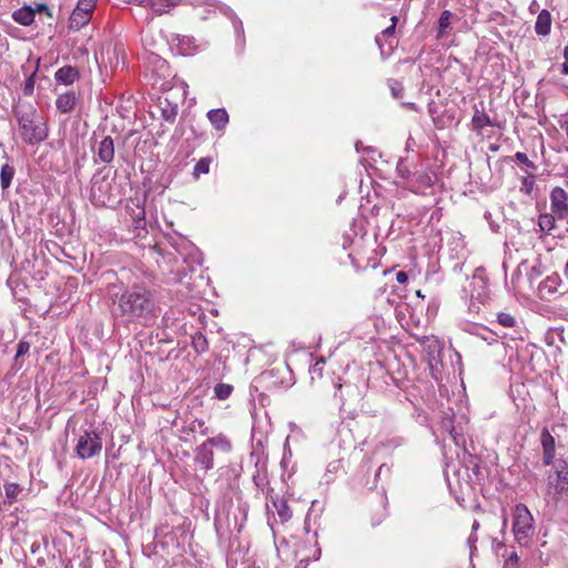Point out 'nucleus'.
<instances>
[{
    "mask_svg": "<svg viewBox=\"0 0 568 568\" xmlns=\"http://www.w3.org/2000/svg\"><path fill=\"white\" fill-rule=\"evenodd\" d=\"M150 80H153V82L151 83V90L148 92L149 95L151 99L156 97L162 118L173 123L178 115L179 104L175 100L180 89L173 88L171 82L165 80V77L160 78L152 74Z\"/></svg>",
    "mask_w": 568,
    "mask_h": 568,
    "instance_id": "nucleus-1",
    "label": "nucleus"
},
{
    "mask_svg": "<svg viewBox=\"0 0 568 568\" xmlns=\"http://www.w3.org/2000/svg\"><path fill=\"white\" fill-rule=\"evenodd\" d=\"M16 116L21 138L26 143L38 144L47 139V124L33 108H20L16 111Z\"/></svg>",
    "mask_w": 568,
    "mask_h": 568,
    "instance_id": "nucleus-2",
    "label": "nucleus"
},
{
    "mask_svg": "<svg viewBox=\"0 0 568 568\" xmlns=\"http://www.w3.org/2000/svg\"><path fill=\"white\" fill-rule=\"evenodd\" d=\"M513 532L520 546H527L535 534V520L524 504H517L513 510Z\"/></svg>",
    "mask_w": 568,
    "mask_h": 568,
    "instance_id": "nucleus-3",
    "label": "nucleus"
},
{
    "mask_svg": "<svg viewBox=\"0 0 568 568\" xmlns=\"http://www.w3.org/2000/svg\"><path fill=\"white\" fill-rule=\"evenodd\" d=\"M102 450V438L95 428L83 429L77 439L75 454L81 459H89Z\"/></svg>",
    "mask_w": 568,
    "mask_h": 568,
    "instance_id": "nucleus-4",
    "label": "nucleus"
},
{
    "mask_svg": "<svg viewBox=\"0 0 568 568\" xmlns=\"http://www.w3.org/2000/svg\"><path fill=\"white\" fill-rule=\"evenodd\" d=\"M390 26L385 28L375 37V43L379 49L381 57L383 60L389 58L398 44V41L396 39V26L398 23V17L393 16L390 18Z\"/></svg>",
    "mask_w": 568,
    "mask_h": 568,
    "instance_id": "nucleus-5",
    "label": "nucleus"
},
{
    "mask_svg": "<svg viewBox=\"0 0 568 568\" xmlns=\"http://www.w3.org/2000/svg\"><path fill=\"white\" fill-rule=\"evenodd\" d=\"M95 4L97 0H79L69 19L70 28L80 30L82 27L88 24L91 20Z\"/></svg>",
    "mask_w": 568,
    "mask_h": 568,
    "instance_id": "nucleus-6",
    "label": "nucleus"
},
{
    "mask_svg": "<svg viewBox=\"0 0 568 568\" xmlns=\"http://www.w3.org/2000/svg\"><path fill=\"white\" fill-rule=\"evenodd\" d=\"M94 153V162H101L109 164L114 159V141L111 136H99L95 139V143L92 146Z\"/></svg>",
    "mask_w": 568,
    "mask_h": 568,
    "instance_id": "nucleus-7",
    "label": "nucleus"
},
{
    "mask_svg": "<svg viewBox=\"0 0 568 568\" xmlns=\"http://www.w3.org/2000/svg\"><path fill=\"white\" fill-rule=\"evenodd\" d=\"M119 307L121 308L123 315L139 318L142 316L141 294L135 291L123 294L119 301Z\"/></svg>",
    "mask_w": 568,
    "mask_h": 568,
    "instance_id": "nucleus-8",
    "label": "nucleus"
},
{
    "mask_svg": "<svg viewBox=\"0 0 568 568\" xmlns=\"http://www.w3.org/2000/svg\"><path fill=\"white\" fill-rule=\"evenodd\" d=\"M550 210L558 220L568 219V193L560 186L550 192Z\"/></svg>",
    "mask_w": 568,
    "mask_h": 568,
    "instance_id": "nucleus-9",
    "label": "nucleus"
},
{
    "mask_svg": "<svg viewBox=\"0 0 568 568\" xmlns=\"http://www.w3.org/2000/svg\"><path fill=\"white\" fill-rule=\"evenodd\" d=\"M540 445L542 449V464L545 466L556 464V439L547 427L541 429Z\"/></svg>",
    "mask_w": 568,
    "mask_h": 568,
    "instance_id": "nucleus-10",
    "label": "nucleus"
},
{
    "mask_svg": "<svg viewBox=\"0 0 568 568\" xmlns=\"http://www.w3.org/2000/svg\"><path fill=\"white\" fill-rule=\"evenodd\" d=\"M110 182L105 178L93 176L91 185V196L102 205L110 204L112 199L109 194Z\"/></svg>",
    "mask_w": 568,
    "mask_h": 568,
    "instance_id": "nucleus-11",
    "label": "nucleus"
},
{
    "mask_svg": "<svg viewBox=\"0 0 568 568\" xmlns=\"http://www.w3.org/2000/svg\"><path fill=\"white\" fill-rule=\"evenodd\" d=\"M194 462L201 469L207 471L214 467V452L204 442L195 449Z\"/></svg>",
    "mask_w": 568,
    "mask_h": 568,
    "instance_id": "nucleus-12",
    "label": "nucleus"
},
{
    "mask_svg": "<svg viewBox=\"0 0 568 568\" xmlns=\"http://www.w3.org/2000/svg\"><path fill=\"white\" fill-rule=\"evenodd\" d=\"M80 101V93L74 90H69L60 93L55 100V106L61 113L72 112Z\"/></svg>",
    "mask_w": 568,
    "mask_h": 568,
    "instance_id": "nucleus-13",
    "label": "nucleus"
},
{
    "mask_svg": "<svg viewBox=\"0 0 568 568\" xmlns=\"http://www.w3.org/2000/svg\"><path fill=\"white\" fill-rule=\"evenodd\" d=\"M555 470L546 473V479L552 480L556 484L565 485L568 487V463L565 459H559L552 465Z\"/></svg>",
    "mask_w": 568,
    "mask_h": 568,
    "instance_id": "nucleus-14",
    "label": "nucleus"
},
{
    "mask_svg": "<svg viewBox=\"0 0 568 568\" xmlns=\"http://www.w3.org/2000/svg\"><path fill=\"white\" fill-rule=\"evenodd\" d=\"M80 73L77 68L72 65H64L58 69L54 73V80L59 84L71 85L79 80Z\"/></svg>",
    "mask_w": 568,
    "mask_h": 568,
    "instance_id": "nucleus-15",
    "label": "nucleus"
},
{
    "mask_svg": "<svg viewBox=\"0 0 568 568\" xmlns=\"http://www.w3.org/2000/svg\"><path fill=\"white\" fill-rule=\"evenodd\" d=\"M551 23H552L551 13L547 9H542L537 17V20L535 23V32L538 36H542V37L548 36L551 31Z\"/></svg>",
    "mask_w": 568,
    "mask_h": 568,
    "instance_id": "nucleus-16",
    "label": "nucleus"
},
{
    "mask_svg": "<svg viewBox=\"0 0 568 568\" xmlns=\"http://www.w3.org/2000/svg\"><path fill=\"white\" fill-rule=\"evenodd\" d=\"M271 501L273 507L276 509L280 521L282 524L287 523L293 516V511L287 501L278 497H271Z\"/></svg>",
    "mask_w": 568,
    "mask_h": 568,
    "instance_id": "nucleus-17",
    "label": "nucleus"
},
{
    "mask_svg": "<svg viewBox=\"0 0 568 568\" xmlns=\"http://www.w3.org/2000/svg\"><path fill=\"white\" fill-rule=\"evenodd\" d=\"M204 443L207 444L212 449L216 448L222 453H230L233 448L230 438L222 433L214 437H209Z\"/></svg>",
    "mask_w": 568,
    "mask_h": 568,
    "instance_id": "nucleus-18",
    "label": "nucleus"
},
{
    "mask_svg": "<svg viewBox=\"0 0 568 568\" xmlns=\"http://www.w3.org/2000/svg\"><path fill=\"white\" fill-rule=\"evenodd\" d=\"M207 119L216 130H222L229 123V114L225 109H213L207 112Z\"/></svg>",
    "mask_w": 568,
    "mask_h": 568,
    "instance_id": "nucleus-19",
    "label": "nucleus"
},
{
    "mask_svg": "<svg viewBox=\"0 0 568 568\" xmlns=\"http://www.w3.org/2000/svg\"><path fill=\"white\" fill-rule=\"evenodd\" d=\"M559 282L560 280L557 275L546 277L538 286L540 297L547 298L555 294L558 290Z\"/></svg>",
    "mask_w": 568,
    "mask_h": 568,
    "instance_id": "nucleus-20",
    "label": "nucleus"
},
{
    "mask_svg": "<svg viewBox=\"0 0 568 568\" xmlns=\"http://www.w3.org/2000/svg\"><path fill=\"white\" fill-rule=\"evenodd\" d=\"M34 16L36 10L29 6H26L16 10L12 14V18L21 26H30L34 21Z\"/></svg>",
    "mask_w": 568,
    "mask_h": 568,
    "instance_id": "nucleus-21",
    "label": "nucleus"
},
{
    "mask_svg": "<svg viewBox=\"0 0 568 568\" xmlns=\"http://www.w3.org/2000/svg\"><path fill=\"white\" fill-rule=\"evenodd\" d=\"M547 493L552 496V499L557 503L564 496H568V487L565 485L556 484L552 480L546 479Z\"/></svg>",
    "mask_w": 568,
    "mask_h": 568,
    "instance_id": "nucleus-22",
    "label": "nucleus"
},
{
    "mask_svg": "<svg viewBox=\"0 0 568 568\" xmlns=\"http://www.w3.org/2000/svg\"><path fill=\"white\" fill-rule=\"evenodd\" d=\"M471 124L475 130H481L485 126H493L494 123L490 118L481 110L475 108V113L471 118Z\"/></svg>",
    "mask_w": 568,
    "mask_h": 568,
    "instance_id": "nucleus-23",
    "label": "nucleus"
},
{
    "mask_svg": "<svg viewBox=\"0 0 568 568\" xmlns=\"http://www.w3.org/2000/svg\"><path fill=\"white\" fill-rule=\"evenodd\" d=\"M14 174H16V170L12 165L3 164L1 166L0 183H1L2 190H7L11 185Z\"/></svg>",
    "mask_w": 568,
    "mask_h": 568,
    "instance_id": "nucleus-24",
    "label": "nucleus"
},
{
    "mask_svg": "<svg viewBox=\"0 0 568 568\" xmlns=\"http://www.w3.org/2000/svg\"><path fill=\"white\" fill-rule=\"evenodd\" d=\"M556 220H558V219L552 212L544 213V214H540L538 217V225L541 231L549 233L550 231H552L556 227Z\"/></svg>",
    "mask_w": 568,
    "mask_h": 568,
    "instance_id": "nucleus-25",
    "label": "nucleus"
},
{
    "mask_svg": "<svg viewBox=\"0 0 568 568\" xmlns=\"http://www.w3.org/2000/svg\"><path fill=\"white\" fill-rule=\"evenodd\" d=\"M152 294L151 292L144 291V313L146 312L150 314L151 317L155 318L161 314V307L156 305L154 298H151Z\"/></svg>",
    "mask_w": 568,
    "mask_h": 568,
    "instance_id": "nucleus-26",
    "label": "nucleus"
},
{
    "mask_svg": "<svg viewBox=\"0 0 568 568\" xmlns=\"http://www.w3.org/2000/svg\"><path fill=\"white\" fill-rule=\"evenodd\" d=\"M280 373V369L273 368L266 372H263L260 375V382L266 384L268 387H278L283 384V382L275 381V377Z\"/></svg>",
    "mask_w": 568,
    "mask_h": 568,
    "instance_id": "nucleus-27",
    "label": "nucleus"
},
{
    "mask_svg": "<svg viewBox=\"0 0 568 568\" xmlns=\"http://www.w3.org/2000/svg\"><path fill=\"white\" fill-rule=\"evenodd\" d=\"M233 389L231 384L219 383L214 386V396L220 400H225L232 395Z\"/></svg>",
    "mask_w": 568,
    "mask_h": 568,
    "instance_id": "nucleus-28",
    "label": "nucleus"
},
{
    "mask_svg": "<svg viewBox=\"0 0 568 568\" xmlns=\"http://www.w3.org/2000/svg\"><path fill=\"white\" fill-rule=\"evenodd\" d=\"M390 473H392V469H390V466H388L387 464H382L376 473H375V476H374V480L372 484H369L368 481L365 484L366 486H368L369 489H373V488H376L377 487V483L378 480L382 478V477H385L386 479L389 478L390 476Z\"/></svg>",
    "mask_w": 568,
    "mask_h": 568,
    "instance_id": "nucleus-29",
    "label": "nucleus"
},
{
    "mask_svg": "<svg viewBox=\"0 0 568 568\" xmlns=\"http://www.w3.org/2000/svg\"><path fill=\"white\" fill-rule=\"evenodd\" d=\"M423 345L433 358H435V354L440 353L442 344L435 337H424Z\"/></svg>",
    "mask_w": 568,
    "mask_h": 568,
    "instance_id": "nucleus-30",
    "label": "nucleus"
},
{
    "mask_svg": "<svg viewBox=\"0 0 568 568\" xmlns=\"http://www.w3.org/2000/svg\"><path fill=\"white\" fill-rule=\"evenodd\" d=\"M212 159L206 156L199 160L193 170V175L195 179H199L201 174H207L210 171V164Z\"/></svg>",
    "mask_w": 568,
    "mask_h": 568,
    "instance_id": "nucleus-31",
    "label": "nucleus"
},
{
    "mask_svg": "<svg viewBox=\"0 0 568 568\" xmlns=\"http://www.w3.org/2000/svg\"><path fill=\"white\" fill-rule=\"evenodd\" d=\"M452 12L449 10H444L438 20V31L437 38H442L445 33L446 29L450 26Z\"/></svg>",
    "mask_w": 568,
    "mask_h": 568,
    "instance_id": "nucleus-32",
    "label": "nucleus"
},
{
    "mask_svg": "<svg viewBox=\"0 0 568 568\" xmlns=\"http://www.w3.org/2000/svg\"><path fill=\"white\" fill-rule=\"evenodd\" d=\"M535 185V175L528 172L527 175L521 178L520 192L530 195Z\"/></svg>",
    "mask_w": 568,
    "mask_h": 568,
    "instance_id": "nucleus-33",
    "label": "nucleus"
},
{
    "mask_svg": "<svg viewBox=\"0 0 568 568\" xmlns=\"http://www.w3.org/2000/svg\"><path fill=\"white\" fill-rule=\"evenodd\" d=\"M193 347L194 349L197 352V353H204L207 351L209 348V345H207V339L206 337L199 333L196 334L194 337H193Z\"/></svg>",
    "mask_w": 568,
    "mask_h": 568,
    "instance_id": "nucleus-34",
    "label": "nucleus"
},
{
    "mask_svg": "<svg viewBox=\"0 0 568 568\" xmlns=\"http://www.w3.org/2000/svg\"><path fill=\"white\" fill-rule=\"evenodd\" d=\"M514 159L519 164H523L527 171L528 170H531V171L537 170V165L532 161H530L528 159V156L526 155V153H524V152H516L514 155Z\"/></svg>",
    "mask_w": 568,
    "mask_h": 568,
    "instance_id": "nucleus-35",
    "label": "nucleus"
},
{
    "mask_svg": "<svg viewBox=\"0 0 568 568\" xmlns=\"http://www.w3.org/2000/svg\"><path fill=\"white\" fill-rule=\"evenodd\" d=\"M388 87H389V90L392 92V95L395 99L403 98V95H404V87H403L402 82H399L398 80H395V79H389L388 80Z\"/></svg>",
    "mask_w": 568,
    "mask_h": 568,
    "instance_id": "nucleus-36",
    "label": "nucleus"
},
{
    "mask_svg": "<svg viewBox=\"0 0 568 568\" xmlns=\"http://www.w3.org/2000/svg\"><path fill=\"white\" fill-rule=\"evenodd\" d=\"M497 321L501 326L509 328L514 327L517 323L516 318L511 314L504 312L498 313Z\"/></svg>",
    "mask_w": 568,
    "mask_h": 568,
    "instance_id": "nucleus-37",
    "label": "nucleus"
},
{
    "mask_svg": "<svg viewBox=\"0 0 568 568\" xmlns=\"http://www.w3.org/2000/svg\"><path fill=\"white\" fill-rule=\"evenodd\" d=\"M396 172L402 179H405V180H410V179H413V175H416L415 173H413L409 170L407 163H405L403 160L398 161L397 166H396Z\"/></svg>",
    "mask_w": 568,
    "mask_h": 568,
    "instance_id": "nucleus-38",
    "label": "nucleus"
},
{
    "mask_svg": "<svg viewBox=\"0 0 568 568\" xmlns=\"http://www.w3.org/2000/svg\"><path fill=\"white\" fill-rule=\"evenodd\" d=\"M6 496L10 501L14 500L17 496L21 493V488L16 483H10L6 485Z\"/></svg>",
    "mask_w": 568,
    "mask_h": 568,
    "instance_id": "nucleus-39",
    "label": "nucleus"
},
{
    "mask_svg": "<svg viewBox=\"0 0 568 568\" xmlns=\"http://www.w3.org/2000/svg\"><path fill=\"white\" fill-rule=\"evenodd\" d=\"M416 175H413V179L416 178V181L419 183L418 187L429 186L432 184V180L427 174L414 172Z\"/></svg>",
    "mask_w": 568,
    "mask_h": 568,
    "instance_id": "nucleus-40",
    "label": "nucleus"
},
{
    "mask_svg": "<svg viewBox=\"0 0 568 568\" xmlns=\"http://www.w3.org/2000/svg\"><path fill=\"white\" fill-rule=\"evenodd\" d=\"M30 349V343L26 341H20L17 347V354L14 359L17 361L19 357L26 355Z\"/></svg>",
    "mask_w": 568,
    "mask_h": 568,
    "instance_id": "nucleus-41",
    "label": "nucleus"
},
{
    "mask_svg": "<svg viewBox=\"0 0 568 568\" xmlns=\"http://www.w3.org/2000/svg\"><path fill=\"white\" fill-rule=\"evenodd\" d=\"M468 468L471 470L473 475L477 480L481 479V468L477 460H475L473 457L470 458V465Z\"/></svg>",
    "mask_w": 568,
    "mask_h": 568,
    "instance_id": "nucleus-42",
    "label": "nucleus"
},
{
    "mask_svg": "<svg viewBox=\"0 0 568 568\" xmlns=\"http://www.w3.org/2000/svg\"><path fill=\"white\" fill-rule=\"evenodd\" d=\"M402 443H403V439L400 437H394L392 439L381 443V447L396 448V447H399L402 445Z\"/></svg>",
    "mask_w": 568,
    "mask_h": 568,
    "instance_id": "nucleus-43",
    "label": "nucleus"
},
{
    "mask_svg": "<svg viewBox=\"0 0 568 568\" xmlns=\"http://www.w3.org/2000/svg\"><path fill=\"white\" fill-rule=\"evenodd\" d=\"M559 125L562 130H565L567 139H568V113L562 114L559 119Z\"/></svg>",
    "mask_w": 568,
    "mask_h": 568,
    "instance_id": "nucleus-44",
    "label": "nucleus"
},
{
    "mask_svg": "<svg viewBox=\"0 0 568 568\" xmlns=\"http://www.w3.org/2000/svg\"><path fill=\"white\" fill-rule=\"evenodd\" d=\"M481 338H483L484 341H486L489 345H491L493 343H496V342H497V339L499 338V336H498L496 333H494V332H488V335H487V336H486V335H483V336H481Z\"/></svg>",
    "mask_w": 568,
    "mask_h": 568,
    "instance_id": "nucleus-45",
    "label": "nucleus"
},
{
    "mask_svg": "<svg viewBox=\"0 0 568 568\" xmlns=\"http://www.w3.org/2000/svg\"><path fill=\"white\" fill-rule=\"evenodd\" d=\"M149 6L154 12L162 13L164 10L160 7H156V3L154 0H144V7Z\"/></svg>",
    "mask_w": 568,
    "mask_h": 568,
    "instance_id": "nucleus-46",
    "label": "nucleus"
},
{
    "mask_svg": "<svg viewBox=\"0 0 568 568\" xmlns=\"http://www.w3.org/2000/svg\"><path fill=\"white\" fill-rule=\"evenodd\" d=\"M427 108H428V113L430 114V116L434 118V115L437 113V105H436L435 101H430L428 103Z\"/></svg>",
    "mask_w": 568,
    "mask_h": 568,
    "instance_id": "nucleus-47",
    "label": "nucleus"
},
{
    "mask_svg": "<svg viewBox=\"0 0 568 568\" xmlns=\"http://www.w3.org/2000/svg\"><path fill=\"white\" fill-rule=\"evenodd\" d=\"M396 280L398 283H405L407 281V274L400 271L396 274Z\"/></svg>",
    "mask_w": 568,
    "mask_h": 568,
    "instance_id": "nucleus-48",
    "label": "nucleus"
},
{
    "mask_svg": "<svg viewBox=\"0 0 568 568\" xmlns=\"http://www.w3.org/2000/svg\"><path fill=\"white\" fill-rule=\"evenodd\" d=\"M508 561H513L515 564H518L519 557H518L516 551H513V552L509 554Z\"/></svg>",
    "mask_w": 568,
    "mask_h": 568,
    "instance_id": "nucleus-49",
    "label": "nucleus"
},
{
    "mask_svg": "<svg viewBox=\"0 0 568 568\" xmlns=\"http://www.w3.org/2000/svg\"><path fill=\"white\" fill-rule=\"evenodd\" d=\"M34 10L36 12H49L48 6L43 3L37 4V8Z\"/></svg>",
    "mask_w": 568,
    "mask_h": 568,
    "instance_id": "nucleus-50",
    "label": "nucleus"
},
{
    "mask_svg": "<svg viewBox=\"0 0 568 568\" xmlns=\"http://www.w3.org/2000/svg\"><path fill=\"white\" fill-rule=\"evenodd\" d=\"M153 58L156 60V64H158L159 70H161L163 68L168 69L166 63H165L164 60H161V59H159L156 57H153Z\"/></svg>",
    "mask_w": 568,
    "mask_h": 568,
    "instance_id": "nucleus-51",
    "label": "nucleus"
},
{
    "mask_svg": "<svg viewBox=\"0 0 568 568\" xmlns=\"http://www.w3.org/2000/svg\"><path fill=\"white\" fill-rule=\"evenodd\" d=\"M234 26H235L237 33L243 32V24H242L241 20L237 19L236 22L234 23Z\"/></svg>",
    "mask_w": 568,
    "mask_h": 568,
    "instance_id": "nucleus-52",
    "label": "nucleus"
},
{
    "mask_svg": "<svg viewBox=\"0 0 568 568\" xmlns=\"http://www.w3.org/2000/svg\"><path fill=\"white\" fill-rule=\"evenodd\" d=\"M561 73L564 75H568V61L565 60V62L561 64Z\"/></svg>",
    "mask_w": 568,
    "mask_h": 568,
    "instance_id": "nucleus-53",
    "label": "nucleus"
},
{
    "mask_svg": "<svg viewBox=\"0 0 568 568\" xmlns=\"http://www.w3.org/2000/svg\"><path fill=\"white\" fill-rule=\"evenodd\" d=\"M405 105H406L407 108H409L410 110H415V111H417V106H416V104H415V103H413V102L406 103Z\"/></svg>",
    "mask_w": 568,
    "mask_h": 568,
    "instance_id": "nucleus-54",
    "label": "nucleus"
},
{
    "mask_svg": "<svg viewBox=\"0 0 568 568\" xmlns=\"http://www.w3.org/2000/svg\"><path fill=\"white\" fill-rule=\"evenodd\" d=\"M562 54H564L565 60L568 61V43L565 45Z\"/></svg>",
    "mask_w": 568,
    "mask_h": 568,
    "instance_id": "nucleus-55",
    "label": "nucleus"
},
{
    "mask_svg": "<svg viewBox=\"0 0 568 568\" xmlns=\"http://www.w3.org/2000/svg\"><path fill=\"white\" fill-rule=\"evenodd\" d=\"M33 89V80L30 78L28 81H27V89Z\"/></svg>",
    "mask_w": 568,
    "mask_h": 568,
    "instance_id": "nucleus-56",
    "label": "nucleus"
},
{
    "mask_svg": "<svg viewBox=\"0 0 568 568\" xmlns=\"http://www.w3.org/2000/svg\"><path fill=\"white\" fill-rule=\"evenodd\" d=\"M335 388H336V390H335L334 396L336 397V396H337V393H338V392L341 390V388H342V384H341V383L335 384Z\"/></svg>",
    "mask_w": 568,
    "mask_h": 568,
    "instance_id": "nucleus-57",
    "label": "nucleus"
},
{
    "mask_svg": "<svg viewBox=\"0 0 568 568\" xmlns=\"http://www.w3.org/2000/svg\"><path fill=\"white\" fill-rule=\"evenodd\" d=\"M355 148H356V151L359 152L361 149L363 148V143L361 141H357L355 144Z\"/></svg>",
    "mask_w": 568,
    "mask_h": 568,
    "instance_id": "nucleus-58",
    "label": "nucleus"
},
{
    "mask_svg": "<svg viewBox=\"0 0 568 568\" xmlns=\"http://www.w3.org/2000/svg\"><path fill=\"white\" fill-rule=\"evenodd\" d=\"M132 219L135 221V222H139L140 220H142V216L140 215V213H138L136 215L133 214L132 215Z\"/></svg>",
    "mask_w": 568,
    "mask_h": 568,
    "instance_id": "nucleus-59",
    "label": "nucleus"
},
{
    "mask_svg": "<svg viewBox=\"0 0 568 568\" xmlns=\"http://www.w3.org/2000/svg\"><path fill=\"white\" fill-rule=\"evenodd\" d=\"M365 151H366L368 154H371V153L373 154V153H375V152H376V150H375L374 148H372V146L365 148Z\"/></svg>",
    "mask_w": 568,
    "mask_h": 568,
    "instance_id": "nucleus-60",
    "label": "nucleus"
},
{
    "mask_svg": "<svg viewBox=\"0 0 568 568\" xmlns=\"http://www.w3.org/2000/svg\"><path fill=\"white\" fill-rule=\"evenodd\" d=\"M564 272H565L566 277L568 278V261L566 262Z\"/></svg>",
    "mask_w": 568,
    "mask_h": 568,
    "instance_id": "nucleus-61",
    "label": "nucleus"
},
{
    "mask_svg": "<svg viewBox=\"0 0 568 568\" xmlns=\"http://www.w3.org/2000/svg\"><path fill=\"white\" fill-rule=\"evenodd\" d=\"M479 527V523L477 520L473 524V530H476Z\"/></svg>",
    "mask_w": 568,
    "mask_h": 568,
    "instance_id": "nucleus-62",
    "label": "nucleus"
},
{
    "mask_svg": "<svg viewBox=\"0 0 568 568\" xmlns=\"http://www.w3.org/2000/svg\"><path fill=\"white\" fill-rule=\"evenodd\" d=\"M196 422H197L200 428L204 426V422L203 420H196Z\"/></svg>",
    "mask_w": 568,
    "mask_h": 568,
    "instance_id": "nucleus-63",
    "label": "nucleus"
},
{
    "mask_svg": "<svg viewBox=\"0 0 568 568\" xmlns=\"http://www.w3.org/2000/svg\"><path fill=\"white\" fill-rule=\"evenodd\" d=\"M201 433H202L203 435H205V434L207 433V427H204V428L201 430Z\"/></svg>",
    "mask_w": 568,
    "mask_h": 568,
    "instance_id": "nucleus-64",
    "label": "nucleus"
}]
</instances>
